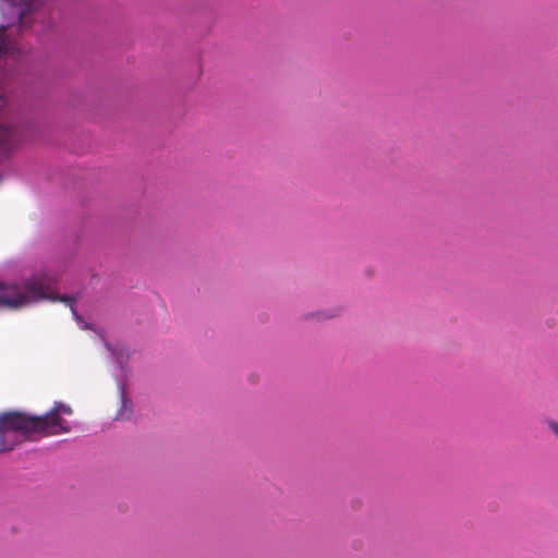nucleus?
I'll return each instance as SVG.
<instances>
[{
  "instance_id": "nucleus-1",
  "label": "nucleus",
  "mask_w": 558,
  "mask_h": 558,
  "mask_svg": "<svg viewBox=\"0 0 558 558\" xmlns=\"http://www.w3.org/2000/svg\"><path fill=\"white\" fill-rule=\"evenodd\" d=\"M49 300L68 304L74 316V296H59L51 284L50 279L44 275H35L17 282L4 284L0 282V307L19 310L29 304Z\"/></svg>"
},
{
  "instance_id": "nucleus-2",
  "label": "nucleus",
  "mask_w": 558,
  "mask_h": 558,
  "mask_svg": "<svg viewBox=\"0 0 558 558\" xmlns=\"http://www.w3.org/2000/svg\"><path fill=\"white\" fill-rule=\"evenodd\" d=\"M61 414L71 415V407L62 402H56L52 409L43 415H32L26 413V424L29 437L33 435L48 437L69 433V423L61 417Z\"/></svg>"
},
{
  "instance_id": "nucleus-7",
  "label": "nucleus",
  "mask_w": 558,
  "mask_h": 558,
  "mask_svg": "<svg viewBox=\"0 0 558 558\" xmlns=\"http://www.w3.org/2000/svg\"><path fill=\"white\" fill-rule=\"evenodd\" d=\"M131 414H132L131 402L126 401L123 398V400H122V409L120 410L117 418H119V420H126V418H130Z\"/></svg>"
},
{
  "instance_id": "nucleus-4",
  "label": "nucleus",
  "mask_w": 558,
  "mask_h": 558,
  "mask_svg": "<svg viewBox=\"0 0 558 558\" xmlns=\"http://www.w3.org/2000/svg\"><path fill=\"white\" fill-rule=\"evenodd\" d=\"M9 433L29 437L25 412L8 411L0 414V452L13 449L14 445L5 439Z\"/></svg>"
},
{
  "instance_id": "nucleus-3",
  "label": "nucleus",
  "mask_w": 558,
  "mask_h": 558,
  "mask_svg": "<svg viewBox=\"0 0 558 558\" xmlns=\"http://www.w3.org/2000/svg\"><path fill=\"white\" fill-rule=\"evenodd\" d=\"M19 19L21 29L31 28L36 22L41 24V29L51 27L49 10L41 5L40 0H5Z\"/></svg>"
},
{
  "instance_id": "nucleus-6",
  "label": "nucleus",
  "mask_w": 558,
  "mask_h": 558,
  "mask_svg": "<svg viewBox=\"0 0 558 558\" xmlns=\"http://www.w3.org/2000/svg\"><path fill=\"white\" fill-rule=\"evenodd\" d=\"M9 26L0 25V53H10L15 49V43L8 34Z\"/></svg>"
},
{
  "instance_id": "nucleus-8",
  "label": "nucleus",
  "mask_w": 558,
  "mask_h": 558,
  "mask_svg": "<svg viewBox=\"0 0 558 558\" xmlns=\"http://www.w3.org/2000/svg\"><path fill=\"white\" fill-rule=\"evenodd\" d=\"M549 427L555 433V435L558 437V423L557 422H550L549 423Z\"/></svg>"
},
{
  "instance_id": "nucleus-5",
  "label": "nucleus",
  "mask_w": 558,
  "mask_h": 558,
  "mask_svg": "<svg viewBox=\"0 0 558 558\" xmlns=\"http://www.w3.org/2000/svg\"><path fill=\"white\" fill-rule=\"evenodd\" d=\"M20 141L16 128L0 124V155L9 153Z\"/></svg>"
}]
</instances>
